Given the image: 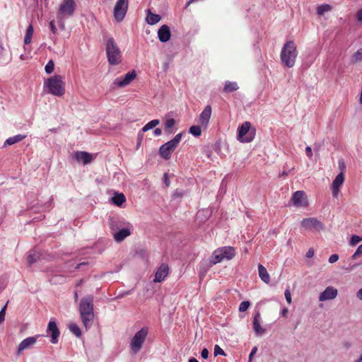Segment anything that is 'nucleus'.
<instances>
[{"label":"nucleus","mask_w":362,"mask_h":362,"mask_svg":"<svg viewBox=\"0 0 362 362\" xmlns=\"http://www.w3.org/2000/svg\"><path fill=\"white\" fill-rule=\"evenodd\" d=\"M47 332H51V342L52 344H57L58 342V338L60 332L57 326V323L54 321H49Z\"/></svg>","instance_id":"obj_17"},{"label":"nucleus","mask_w":362,"mask_h":362,"mask_svg":"<svg viewBox=\"0 0 362 362\" xmlns=\"http://www.w3.org/2000/svg\"><path fill=\"white\" fill-rule=\"evenodd\" d=\"M356 254H358L359 255H362V245H360L357 250H356Z\"/></svg>","instance_id":"obj_54"},{"label":"nucleus","mask_w":362,"mask_h":362,"mask_svg":"<svg viewBox=\"0 0 362 362\" xmlns=\"http://www.w3.org/2000/svg\"><path fill=\"white\" fill-rule=\"evenodd\" d=\"M218 355L226 356V353L218 345H215L214 356H216Z\"/></svg>","instance_id":"obj_40"},{"label":"nucleus","mask_w":362,"mask_h":362,"mask_svg":"<svg viewBox=\"0 0 362 362\" xmlns=\"http://www.w3.org/2000/svg\"><path fill=\"white\" fill-rule=\"evenodd\" d=\"M352 62L358 63L362 62V48L358 49L352 56Z\"/></svg>","instance_id":"obj_34"},{"label":"nucleus","mask_w":362,"mask_h":362,"mask_svg":"<svg viewBox=\"0 0 362 362\" xmlns=\"http://www.w3.org/2000/svg\"><path fill=\"white\" fill-rule=\"evenodd\" d=\"M356 296L362 300V288L357 291Z\"/></svg>","instance_id":"obj_52"},{"label":"nucleus","mask_w":362,"mask_h":362,"mask_svg":"<svg viewBox=\"0 0 362 362\" xmlns=\"http://www.w3.org/2000/svg\"><path fill=\"white\" fill-rule=\"evenodd\" d=\"M162 134V130L160 128H156L154 130V135L156 136H160Z\"/></svg>","instance_id":"obj_51"},{"label":"nucleus","mask_w":362,"mask_h":362,"mask_svg":"<svg viewBox=\"0 0 362 362\" xmlns=\"http://www.w3.org/2000/svg\"><path fill=\"white\" fill-rule=\"evenodd\" d=\"M356 17H357V20H358L359 22L362 23V8H361V9H360V10L358 11Z\"/></svg>","instance_id":"obj_50"},{"label":"nucleus","mask_w":362,"mask_h":362,"mask_svg":"<svg viewBox=\"0 0 362 362\" xmlns=\"http://www.w3.org/2000/svg\"><path fill=\"white\" fill-rule=\"evenodd\" d=\"M288 313V310L286 308H283L281 310V315L284 317H286Z\"/></svg>","instance_id":"obj_53"},{"label":"nucleus","mask_w":362,"mask_h":362,"mask_svg":"<svg viewBox=\"0 0 362 362\" xmlns=\"http://www.w3.org/2000/svg\"><path fill=\"white\" fill-rule=\"evenodd\" d=\"M313 255H314V249L313 248H310L308 250V251L307 252V253H306V257L308 258H311V257H313Z\"/></svg>","instance_id":"obj_48"},{"label":"nucleus","mask_w":362,"mask_h":362,"mask_svg":"<svg viewBox=\"0 0 362 362\" xmlns=\"http://www.w3.org/2000/svg\"><path fill=\"white\" fill-rule=\"evenodd\" d=\"M286 300L288 304H291L292 302L291 294L289 289H286L284 293Z\"/></svg>","instance_id":"obj_42"},{"label":"nucleus","mask_w":362,"mask_h":362,"mask_svg":"<svg viewBox=\"0 0 362 362\" xmlns=\"http://www.w3.org/2000/svg\"><path fill=\"white\" fill-rule=\"evenodd\" d=\"M359 256L358 254H356V251L354 253V255L351 256L352 259H356Z\"/></svg>","instance_id":"obj_56"},{"label":"nucleus","mask_w":362,"mask_h":362,"mask_svg":"<svg viewBox=\"0 0 362 362\" xmlns=\"http://www.w3.org/2000/svg\"><path fill=\"white\" fill-rule=\"evenodd\" d=\"M250 305V303L249 301H243L240 303L238 310L240 312H245L249 308Z\"/></svg>","instance_id":"obj_39"},{"label":"nucleus","mask_w":362,"mask_h":362,"mask_svg":"<svg viewBox=\"0 0 362 362\" xmlns=\"http://www.w3.org/2000/svg\"><path fill=\"white\" fill-rule=\"evenodd\" d=\"M163 178H164V182L165 184V186L167 187H168L170 186V180H169L168 174L167 173H165L164 174Z\"/></svg>","instance_id":"obj_46"},{"label":"nucleus","mask_w":362,"mask_h":362,"mask_svg":"<svg viewBox=\"0 0 362 362\" xmlns=\"http://www.w3.org/2000/svg\"><path fill=\"white\" fill-rule=\"evenodd\" d=\"M54 62L52 60H50L46 64V66L45 67V70L47 74H51L54 70Z\"/></svg>","instance_id":"obj_37"},{"label":"nucleus","mask_w":362,"mask_h":362,"mask_svg":"<svg viewBox=\"0 0 362 362\" xmlns=\"http://www.w3.org/2000/svg\"><path fill=\"white\" fill-rule=\"evenodd\" d=\"M235 255V250L233 247H222L214 250L210 262L211 264H216L222 262L223 259L230 260Z\"/></svg>","instance_id":"obj_5"},{"label":"nucleus","mask_w":362,"mask_h":362,"mask_svg":"<svg viewBox=\"0 0 362 362\" xmlns=\"http://www.w3.org/2000/svg\"><path fill=\"white\" fill-rule=\"evenodd\" d=\"M260 313L259 312L256 313L253 317L252 325L253 329L256 334L262 335L265 332V329H264L259 322Z\"/></svg>","instance_id":"obj_22"},{"label":"nucleus","mask_w":362,"mask_h":362,"mask_svg":"<svg viewBox=\"0 0 362 362\" xmlns=\"http://www.w3.org/2000/svg\"><path fill=\"white\" fill-rule=\"evenodd\" d=\"M339 259V255L337 254L332 255L329 258V262L333 264Z\"/></svg>","instance_id":"obj_43"},{"label":"nucleus","mask_w":362,"mask_h":362,"mask_svg":"<svg viewBox=\"0 0 362 362\" xmlns=\"http://www.w3.org/2000/svg\"><path fill=\"white\" fill-rule=\"evenodd\" d=\"M147 13H148V14H147L146 20V22L149 25H155L160 21V19H161L160 16H159L158 14L153 13L150 9L147 10Z\"/></svg>","instance_id":"obj_26"},{"label":"nucleus","mask_w":362,"mask_h":362,"mask_svg":"<svg viewBox=\"0 0 362 362\" xmlns=\"http://www.w3.org/2000/svg\"><path fill=\"white\" fill-rule=\"evenodd\" d=\"M39 337L40 335H35L34 337H27L25 339H23L18 345L17 354L20 356L21 354H22L24 350L28 349L34 344H35Z\"/></svg>","instance_id":"obj_13"},{"label":"nucleus","mask_w":362,"mask_h":362,"mask_svg":"<svg viewBox=\"0 0 362 362\" xmlns=\"http://www.w3.org/2000/svg\"><path fill=\"white\" fill-rule=\"evenodd\" d=\"M175 124V120L173 118L168 119L164 122V130L167 134H173V128Z\"/></svg>","instance_id":"obj_28"},{"label":"nucleus","mask_w":362,"mask_h":362,"mask_svg":"<svg viewBox=\"0 0 362 362\" xmlns=\"http://www.w3.org/2000/svg\"><path fill=\"white\" fill-rule=\"evenodd\" d=\"M298 56V51L296 44L293 41L286 42L281 49L280 58L282 63L288 68L295 65L296 59Z\"/></svg>","instance_id":"obj_2"},{"label":"nucleus","mask_w":362,"mask_h":362,"mask_svg":"<svg viewBox=\"0 0 362 362\" xmlns=\"http://www.w3.org/2000/svg\"><path fill=\"white\" fill-rule=\"evenodd\" d=\"M128 9V0H117L114 8V18L117 22L123 21Z\"/></svg>","instance_id":"obj_10"},{"label":"nucleus","mask_w":362,"mask_h":362,"mask_svg":"<svg viewBox=\"0 0 362 362\" xmlns=\"http://www.w3.org/2000/svg\"><path fill=\"white\" fill-rule=\"evenodd\" d=\"M7 304H6L2 309L0 310V324L5 320L6 310Z\"/></svg>","instance_id":"obj_41"},{"label":"nucleus","mask_w":362,"mask_h":362,"mask_svg":"<svg viewBox=\"0 0 362 362\" xmlns=\"http://www.w3.org/2000/svg\"><path fill=\"white\" fill-rule=\"evenodd\" d=\"M189 133L194 136H199L202 134V129L200 126H192L189 128Z\"/></svg>","instance_id":"obj_35"},{"label":"nucleus","mask_w":362,"mask_h":362,"mask_svg":"<svg viewBox=\"0 0 362 362\" xmlns=\"http://www.w3.org/2000/svg\"><path fill=\"white\" fill-rule=\"evenodd\" d=\"M332 9V6L328 4H321L317 8V14L318 16H323L325 13L330 11Z\"/></svg>","instance_id":"obj_31"},{"label":"nucleus","mask_w":362,"mask_h":362,"mask_svg":"<svg viewBox=\"0 0 362 362\" xmlns=\"http://www.w3.org/2000/svg\"><path fill=\"white\" fill-rule=\"evenodd\" d=\"M182 137V133L177 134L173 139L163 144L159 148V153L165 160L171 157L172 153L178 146Z\"/></svg>","instance_id":"obj_7"},{"label":"nucleus","mask_w":362,"mask_h":362,"mask_svg":"<svg viewBox=\"0 0 362 362\" xmlns=\"http://www.w3.org/2000/svg\"><path fill=\"white\" fill-rule=\"evenodd\" d=\"M159 40L162 42H166L170 40L171 37L170 30L168 25H163L158 31Z\"/></svg>","instance_id":"obj_20"},{"label":"nucleus","mask_w":362,"mask_h":362,"mask_svg":"<svg viewBox=\"0 0 362 362\" xmlns=\"http://www.w3.org/2000/svg\"><path fill=\"white\" fill-rule=\"evenodd\" d=\"M169 268L165 264H162L155 274V282H161L168 274Z\"/></svg>","instance_id":"obj_21"},{"label":"nucleus","mask_w":362,"mask_h":362,"mask_svg":"<svg viewBox=\"0 0 362 362\" xmlns=\"http://www.w3.org/2000/svg\"><path fill=\"white\" fill-rule=\"evenodd\" d=\"M105 51L107 62L111 65H118L122 62V52L112 37L107 39L105 43Z\"/></svg>","instance_id":"obj_3"},{"label":"nucleus","mask_w":362,"mask_h":362,"mask_svg":"<svg viewBox=\"0 0 362 362\" xmlns=\"http://www.w3.org/2000/svg\"><path fill=\"white\" fill-rule=\"evenodd\" d=\"M33 32H34L33 26L30 24L27 28L25 35L24 37V44L25 45H29L31 42Z\"/></svg>","instance_id":"obj_29"},{"label":"nucleus","mask_w":362,"mask_h":362,"mask_svg":"<svg viewBox=\"0 0 362 362\" xmlns=\"http://www.w3.org/2000/svg\"><path fill=\"white\" fill-rule=\"evenodd\" d=\"M301 226L307 230L320 231L325 230L324 224L317 218H303L300 223Z\"/></svg>","instance_id":"obj_11"},{"label":"nucleus","mask_w":362,"mask_h":362,"mask_svg":"<svg viewBox=\"0 0 362 362\" xmlns=\"http://www.w3.org/2000/svg\"><path fill=\"white\" fill-rule=\"evenodd\" d=\"M361 241H362V237L356 235H353L351 238L349 243L351 245H356L357 243H360Z\"/></svg>","instance_id":"obj_38"},{"label":"nucleus","mask_w":362,"mask_h":362,"mask_svg":"<svg viewBox=\"0 0 362 362\" xmlns=\"http://www.w3.org/2000/svg\"><path fill=\"white\" fill-rule=\"evenodd\" d=\"M189 362H199V361L195 358H189Z\"/></svg>","instance_id":"obj_58"},{"label":"nucleus","mask_w":362,"mask_h":362,"mask_svg":"<svg viewBox=\"0 0 362 362\" xmlns=\"http://www.w3.org/2000/svg\"><path fill=\"white\" fill-rule=\"evenodd\" d=\"M258 273L260 279L266 284H269L270 281V276L267 272V269L262 265H258Z\"/></svg>","instance_id":"obj_24"},{"label":"nucleus","mask_w":362,"mask_h":362,"mask_svg":"<svg viewBox=\"0 0 362 362\" xmlns=\"http://www.w3.org/2000/svg\"><path fill=\"white\" fill-rule=\"evenodd\" d=\"M38 258L37 255L35 253V251L30 250L28 252L27 255V262L29 265L34 263L37 259Z\"/></svg>","instance_id":"obj_33"},{"label":"nucleus","mask_w":362,"mask_h":362,"mask_svg":"<svg viewBox=\"0 0 362 362\" xmlns=\"http://www.w3.org/2000/svg\"><path fill=\"white\" fill-rule=\"evenodd\" d=\"M21 59L23 60L24 59V55L23 54H21V57H20Z\"/></svg>","instance_id":"obj_63"},{"label":"nucleus","mask_w":362,"mask_h":362,"mask_svg":"<svg viewBox=\"0 0 362 362\" xmlns=\"http://www.w3.org/2000/svg\"><path fill=\"white\" fill-rule=\"evenodd\" d=\"M114 223L115 221L113 220H111L110 226L112 230L114 229Z\"/></svg>","instance_id":"obj_59"},{"label":"nucleus","mask_w":362,"mask_h":362,"mask_svg":"<svg viewBox=\"0 0 362 362\" xmlns=\"http://www.w3.org/2000/svg\"><path fill=\"white\" fill-rule=\"evenodd\" d=\"M83 283V279H80L76 284V286H80Z\"/></svg>","instance_id":"obj_57"},{"label":"nucleus","mask_w":362,"mask_h":362,"mask_svg":"<svg viewBox=\"0 0 362 362\" xmlns=\"http://www.w3.org/2000/svg\"><path fill=\"white\" fill-rule=\"evenodd\" d=\"M239 86L236 82L226 81L223 89V92L225 93H230L237 90Z\"/></svg>","instance_id":"obj_27"},{"label":"nucleus","mask_w":362,"mask_h":362,"mask_svg":"<svg viewBox=\"0 0 362 362\" xmlns=\"http://www.w3.org/2000/svg\"><path fill=\"white\" fill-rule=\"evenodd\" d=\"M4 50V47L2 45H0V54H1V52H3Z\"/></svg>","instance_id":"obj_61"},{"label":"nucleus","mask_w":362,"mask_h":362,"mask_svg":"<svg viewBox=\"0 0 362 362\" xmlns=\"http://www.w3.org/2000/svg\"><path fill=\"white\" fill-rule=\"evenodd\" d=\"M76 8V4L74 0H63L59 6L57 18H64V17L72 16Z\"/></svg>","instance_id":"obj_9"},{"label":"nucleus","mask_w":362,"mask_h":362,"mask_svg":"<svg viewBox=\"0 0 362 362\" xmlns=\"http://www.w3.org/2000/svg\"><path fill=\"white\" fill-rule=\"evenodd\" d=\"M257 351V346L253 347V349H252V351L250 354V358H249L250 361L249 362H251L252 357L254 354H256Z\"/></svg>","instance_id":"obj_49"},{"label":"nucleus","mask_w":362,"mask_h":362,"mask_svg":"<svg viewBox=\"0 0 362 362\" xmlns=\"http://www.w3.org/2000/svg\"><path fill=\"white\" fill-rule=\"evenodd\" d=\"M256 134V129L252 127L250 122H243L238 129V139L243 143L253 141Z\"/></svg>","instance_id":"obj_6"},{"label":"nucleus","mask_w":362,"mask_h":362,"mask_svg":"<svg viewBox=\"0 0 362 362\" xmlns=\"http://www.w3.org/2000/svg\"><path fill=\"white\" fill-rule=\"evenodd\" d=\"M45 85L52 95L60 97L65 93L64 77L61 75L51 76L46 81Z\"/></svg>","instance_id":"obj_4"},{"label":"nucleus","mask_w":362,"mask_h":362,"mask_svg":"<svg viewBox=\"0 0 362 362\" xmlns=\"http://www.w3.org/2000/svg\"><path fill=\"white\" fill-rule=\"evenodd\" d=\"M136 76L135 71L128 72L122 77H118L115 80L114 83L118 87H124L129 85Z\"/></svg>","instance_id":"obj_14"},{"label":"nucleus","mask_w":362,"mask_h":362,"mask_svg":"<svg viewBox=\"0 0 362 362\" xmlns=\"http://www.w3.org/2000/svg\"><path fill=\"white\" fill-rule=\"evenodd\" d=\"M74 298H75L76 300H77V299L78 298V293L76 291H75V293H74Z\"/></svg>","instance_id":"obj_60"},{"label":"nucleus","mask_w":362,"mask_h":362,"mask_svg":"<svg viewBox=\"0 0 362 362\" xmlns=\"http://www.w3.org/2000/svg\"><path fill=\"white\" fill-rule=\"evenodd\" d=\"M344 182V175L343 173H340L337 175L334 181L332 182V194L334 197H337L338 196L339 188L341 185Z\"/></svg>","instance_id":"obj_18"},{"label":"nucleus","mask_w":362,"mask_h":362,"mask_svg":"<svg viewBox=\"0 0 362 362\" xmlns=\"http://www.w3.org/2000/svg\"><path fill=\"white\" fill-rule=\"evenodd\" d=\"M305 153H306V155L308 158H311L313 156V152H312V148L310 146H307L305 148Z\"/></svg>","instance_id":"obj_47"},{"label":"nucleus","mask_w":362,"mask_h":362,"mask_svg":"<svg viewBox=\"0 0 362 362\" xmlns=\"http://www.w3.org/2000/svg\"><path fill=\"white\" fill-rule=\"evenodd\" d=\"M112 200L115 205L120 206L126 202V198L122 193H116L112 198Z\"/></svg>","instance_id":"obj_30"},{"label":"nucleus","mask_w":362,"mask_h":362,"mask_svg":"<svg viewBox=\"0 0 362 362\" xmlns=\"http://www.w3.org/2000/svg\"><path fill=\"white\" fill-rule=\"evenodd\" d=\"M201 356L203 358L206 359L209 356V351L207 349L204 348L202 349L201 352Z\"/></svg>","instance_id":"obj_45"},{"label":"nucleus","mask_w":362,"mask_h":362,"mask_svg":"<svg viewBox=\"0 0 362 362\" xmlns=\"http://www.w3.org/2000/svg\"><path fill=\"white\" fill-rule=\"evenodd\" d=\"M86 262L80 263L76 267V269H79L83 265H86Z\"/></svg>","instance_id":"obj_55"},{"label":"nucleus","mask_w":362,"mask_h":362,"mask_svg":"<svg viewBox=\"0 0 362 362\" xmlns=\"http://www.w3.org/2000/svg\"><path fill=\"white\" fill-rule=\"evenodd\" d=\"M338 294V291L333 286L327 287L319 296L320 301H325L334 299Z\"/></svg>","instance_id":"obj_15"},{"label":"nucleus","mask_w":362,"mask_h":362,"mask_svg":"<svg viewBox=\"0 0 362 362\" xmlns=\"http://www.w3.org/2000/svg\"><path fill=\"white\" fill-rule=\"evenodd\" d=\"M79 312L84 326L86 328L89 327L94 319L93 296H86L81 300Z\"/></svg>","instance_id":"obj_1"},{"label":"nucleus","mask_w":362,"mask_h":362,"mask_svg":"<svg viewBox=\"0 0 362 362\" xmlns=\"http://www.w3.org/2000/svg\"><path fill=\"white\" fill-rule=\"evenodd\" d=\"M131 231L129 228H122L119 231L114 233V239L115 241L120 243L123 241L127 237L130 235Z\"/></svg>","instance_id":"obj_23"},{"label":"nucleus","mask_w":362,"mask_h":362,"mask_svg":"<svg viewBox=\"0 0 362 362\" xmlns=\"http://www.w3.org/2000/svg\"><path fill=\"white\" fill-rule=\"evenodd\" d=\"M211 107L206 105L200 114L199 122L202 127H207L211 116Z\"/></svg>","instance_id":"obj_19"},{"label":"nucleus","mask_w":362,"mask_h":362,"mask_svg":"<svg viewBox=\"0 0 362 362\" xmlns=\"http://www.w3.org/2000/svg\"><path fill=\"white\" fill-rule=\"evenodd\" d=\"M148 334V327H144L134 334L129 345L132 353L136 354L141 349Z\"/></svg>","instance_id":"obj_8"},{"label":"nucleus","mask_w":362,"mask_h":362,"mask_svg":"<svg viewBox=\"0 0 362 362\" xmlns=\"http://www.w3.org/2000/svg\"><path fill=\"white\" fill-rule=\"evenodd\" d=\"M73 158L78 162H82L84 165L90 163L93 160V156L86 151H76Z\"/></svg>","instance_id":"obj_16"},{"label":"nucleus","mask_w":362,"mask_h":362,"mask_svg":"<svg viewBox=\"0 0 362 362\" xmlns=\"http://www.w3.org/2000/svg\"><path fill=\"white\" fill-rule=\"evenodd\" d=\"M360 102H361V103H362V90H361V97H360Z\"/></svg>","instance_id":"obj_62"},{"label":"nucleus","mask_w":362,"mask_h":362,"mask_svg":"<svg viewBox=\"0 0 362 362\" xmlns=\"http://www.w3.org/2000/svg\"><path fill=\"white\" fill-rule=\"evenodd\" d=\"M291 202L293 204L298 207H305L308 204L306 195L303 191H296L293 193Z\"/></svg>","instance_id":"obj_12"},{"label":"nucleus","mask_w":362,"mask_h":362,"mask_svg":"<svg viewBox=\"0 0 362 362\" xmlns=\"http://www.w3.org/2000/svg\"><path fill=\"white\" fill-rule=\"evenodd\" d=\"M160 121L158 119H153L148 122L141 129L143 132H146L155 127H156L159 124Z\"/></svg>","instance_id":"obj_32"},{"label":"nucleus","mask_w":362,"mask_h":362,"mask_svg":"<svg viewBox=\"0 0 362 362\" xmlns=\"http://www.w3.org/2000/svg\"><path fill=\"white\" fill-rule=\"evenodd\" d=\"M49 26H50V28H51V30H52V33L55 34L57 33V28L55 26L54 21V20L50 21Z\"/></svg>","instance_id":"obj_44"},{"label":"nucleus","mask_w":362,"mask_h":362,"mask_svg":"<svg viewBox=\"0 0 362 362\" xmlns=\"http://www.w3.org/2000/svg\"><path fill=\"white\" fill-rule=\"evenodd\" d=\"M69 330L74 334L76 337H80L81 334V332L80 328L76 324H71L69 327Z\"/></svg>","instance_id":"obj_36"},{"label":"nucleus","mask_w":362,"mask_h":362,"mask_svg":"<svg viewBox=\"0 0 362 362\" xmlns=\"http://www.w3.org/2000/svg\"><path fill=\"white\" fill-rule=\"evenodd\" d=\"M25 138V135L23 134H17L14 136L9 137L7 139L5 142L4 143V147H6L7 146H11L16 143H18L23 140Z\"/></svg>","instance_id":"obj_25"}]
</instances>
